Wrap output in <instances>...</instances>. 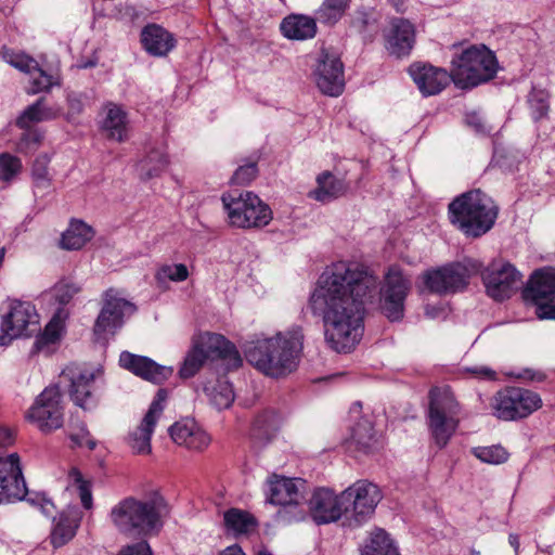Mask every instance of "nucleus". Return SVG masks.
Masks as SVG:
<instances>
[{
  "mask_svg": "<svg viewBox=\"0 0 555 555\" xmlns=\"http://www.w3.org/2000/svg\"><path fill=\"white\" fill-rule=\"evenodd\" d=\"M480 269L481 263L478 260L465 259L461 262L427 270L421 275L420 293L444 295L460 292L467 286L468 280Z\"/></svg>",
  "mask_w": 555,
  "mask_h": 555,
  "instance_id": "nucleus-8",
  "label": "nucleus"
},
{
  "mask_svg": "<svg viewBox=\"0 0 555 555\" xmlns=\"http://www.w3.org/2000/svg\"><path fill=\"white\" fill-rule=\"evenodd\" d=\"M50 158L47 155L38 156L31 167V182L35 195H44L51 191L52 177L48 165Z\"/></svg>",
  "mask_w": 555,
  "mask_h": 555,
  "instance_id": "nucleus-37",
  "label": "nucleus"
},
{
  "mask_svg": "<svg viewBox=\"0 0 555 555\" xmlns=\"http://www.w3.org/2000/svg\"><path fill=\"white\" fill-rule=\"evenodd\" d=\"M256 163L240 166L232 177V182L240 185L249 184L257 176Z\"/></svg>",
  "mask_w": 555,
  "mask_h": 555,
  "instance_id": "nucleus-53",
  "label": "nucleus"
},
{
  "mask_svg": "<svg viewBox=\"0 0 555 555\" xmlns=\"http://www.w3.org/2000/svg\"><path fill=\"white\" fill-rule=\"evenodd\" d=\"M25 417L43 434L61 428L64 423V408L60 388H44L27 410Z\"/></svg>",
  "mask_w": 555,
  "mask_h": 555,
  "instance_id": "nucleus-10",
  "label": "nucleus"
},
{
  "mask_svg": "<svg viewBox=\"0 0 555 555\" xmlns=\"http://www.w3.org/2000/svg\"><path fill=\"white\" fill-rule=\"evenodd\" d=\"M414 42V26L406 20H393L386 36V48L389 53L397 57L406 56L410 54Z\"/></svg>",
  "mask_w": 555,
  "mask_h": 555,
  "instance_id": "nucleus-26",
  "label": "nucleus"
},
{
  "mask_svg": "<svg viewBox=\"0 0 555 555\" xmlns=\"http://www.w3.org/2000/svg\"><path fill=\"white\" fill-rule=\"evenodd\" d=\"M360 410H361V405H360V403H356V404L351 408L350 413H351L352 415H354V416H356L357 414H359V413H360Z\"/></svg>",
  "mask_w": 555,
  "mask_h": 555,
  "instance_id": "nucleus-63",
  "label": "nucleus"
},
{
  "mask_svg": "<svg viewBox=\"0 0 555 555\" xmlns=\"http://www.w3.org/2000/svg\"><path fill=\"white\" fill-rule=\"evenodd\" d=\"M190 273L184 263H164L155 271V281L159 286H164L167 282H184Z\"/></svg>",
  "mask_w": 555,
  "mask_h": 555,
  "instance_id": "nucleus-41",
  "label": "nucleus"
},
{
  "mask_svg": "<svg viewBox=\"0 0 555 555\" xmlns=\"http://www.w3.org/2000/svg\"><path fill=\"white\" fill-rule=\"evenodd\" d=\"M409 74L425 96L440 93L452 80L451 73L428 64L414 63L409 67Z\"/></svg>",
  "mask_w": 555,
  "mask_h": 555,
  "instance_id": "nucleus-25",
  "label": "nucleus"
},
{
  "mask_svg": "<svg viewBox=\"0 0 555 555\" xmlns=\"http://www.w3.org/2000/svg\"><path fill=\"white\" fill-rule=\"evenodd\" d=\"M69 479L73 485L77 488L80 496L81 504L85 508L89 509L92 507V494L90 490V486L87 481L83 480L81 473L72 468L69 472Z\"/></svg>",
  "mask_w": 555,
  "mask_h": 555,
  "instance_id": "nucleus-51",
  "label": "nucleus"
},
{
  "mask_svg": "<svg viewBox=\"0 0 555 555\" xmlns=\"http://www.w3.org/2000/svg\"><path fill=\"white\" fill-rule=\"evenodd\" d=\"M257 555H272L270 552H268L267 550H260Z\"/></svg>",
  "mask_w": 555,
  "mask_h": 555,
  "instance_id": "nucleus-64",
  "label": "nucleus"
},
{
  "mask_svg": "<svg viewBox=\"0 0 555 555\" xmlns=\"http://www.w3.org/2000/svg\"><path fill=\"white\" fill-rule=\"evenodd\" d=\"M62 114L60 105H48L44 98L27 106L16 120L21 129H28L34 124L56 119Z\"/></svg>",
  "mask_w": 555,
  "mask_h": 555,
  "instance_id": "nucleus-31",
  "label": "nucleus"
},
{
  "mask_svg": "<svg viewBox=\"0 0 555 555\" xmlns=\"http://www.w3.org/2000/svg\"><path fill=\"white\" fill-rule=\"evenodd\" d=\"M68 104H69V107H70L72 111H74V112H80L81 111V103H80V101L78 99L69 96L68 98Z\"/></svg>",
  "mask_w": 555,
  "mask_h": 555,
  "instance_id": "nucleus-62",
  "label": "nucleus"
},
{
  "mask_svg": "<svg viewBox=\"0 0 555 555\" xmlns=\"http://www.w3.org/2000/svg\"><path fill=\"white\" fill-rule=\"evenodd\" d=\"M103 306L94 324V334L99 339L114 335L124 324L126 315L133 314L135 306L127 300L116 288H108L102 295Z\"/></svg>",
  "mask_w": 555,
  "mask_h": 555,
  "instance_id": "nucleus-12",
  "label": "nucleus"
},
{
  "mask_svg": "<svg viewBox=\"0 0 555 555\" xmlns=\"http://www.w3.org/2000/svg\"><path fill=\"white\" fill-rule=\"evenodd\" d=\"M195 344L201 348L202 353H204L207 360L217 358L229 359L235 367L242 363L235 347L222 335L205 333L198 337Z\"/></svg>",
  "mask_w": 555,
  "mask_h": 555,
  "instance_id": "nucleus-27",
  "label": "nucleus"
},
{
  "mask_svg": "<svg viewBox=\"0 0 555 555\" xmlns=\"http://www.w3.org/2000/svg\"><path fill=\"white\" fill-rule=\"evenodd\" d=\"M141 42L145 51L154 56H165L176 46L173 36L156 24L147 25L142 29Z\"/></svg>",
  "mask_w": 555,
  "mask_h": 555,
  "instance_id": "nucleus-30",
  "label": "nucleus"
},
{
  "mask_svg": "<svg viewBox=\"0 0 555 555\" xmlns=\"http://www.w3.org/2000/svg\"><path fill=\"white\" fill-rule=\"evenodd\" d=\"M168 433L177 446L192 452L205 451L211 441L209 435L192 418L176 422Z\"/></svg>",
  "mask_w": 555,
  "mask_h": 555,
  "instance_id": "nucleus-22",
  "label": "nucleus"
},
{
  "mask_svg": "<svg viewBox=\"0 0 555 555\" xmlns=\"http://www.w3.org/2000/svg\"><path fill=\"white\" fill-rule=\"evenodd\" d=\"M169 159L163 149L151 150L137 166L141 180H150L159 177L168 168Z\"/></svg>",
  "mask_w": 555,
  "mask_h": 555,
  "instance_id": "nucleus-35",
  "label": "nucleus"
},
{
  "mask_svg": "<svg viewBox=\"0 0 555 555\" xmlns=\"http://www.w3.org/2000/svg\"><path fill=\"white\" fill-rule=\"evenodd\" d=\"M461 404L449 386L435 387L429 392L427 424L435 444L444 448L461 422Z\"/></svg>",
  "mask_w": 555,
  "mask_h": 555,
  "instance_id": "nucleus-5",
  "label": "nucleus"
},
{
  "mask_svg": "<svg viewBox=\"0 0 555 555\" xmlns=\"http://www.w3.org/2000/svg\"><path fill=\"white\" fill-rule=\"evenodd\" d=\"M281 31L288 39L306 40L315 36L317 23L310 16L291 15L282 21Z\"/></svg>",
  "mask_w": 555,
  "mask_h": 555,
  "instance_id": "nucleus-33",
  "label": "nucleus"
},
{
  "mask_svg": "<svg viewBox=\"0 0 555 555\" xmlns=\"http://www.w3.org/2000/svg\"><path fill=\"white\" fill-rule=\"evenodd\" d=\"M15 433L8 427H0V446L8 447L14 442Z\"/></svg>",
  "mask_w": 555,
  "mask_h": 555,
  "instance_id": "nucleus-57",
  "label": "nucleus"
},
{
  "mask_svg": "<svg viewBox=\"0 0 555 555\" xmlns=\"http://www.w3.org/2000/svg\"><path fill=\"white\" fill-rule=\"evenodd\" d=\"M39 330V314L30 301L11 299L8 311L2 317L0 346L9 345L13 339L31 336Z\"/></svg>",
  "mask_w": 555,
  "mask_h": 555,
  "instance_id": "nucleus-9",
  "label": "nucleus"
},
{
  "mask_svg": "<svg viewBox=\"0 0 555 555\" xmlns=\"http://www.w3.org/2000/svg\"><path fill=\"white\" fill-rule=\"evenodd\" d=\"M314 79L322 93L338 96L345 86L343 63L337 56L323 52L314 70Z\"/></svg>",
  "mask_w": 555,
  "mask_h": 555,
  "instance_id": "nucleus-19",
  "label": "nucleus"
},
{
  "mask_svg": "<svg viewBox=\"0 0 555 555\" xmlns=\"http://www.w3.org/2000/svg\"><path fill=\"white\" fill-rule=\"evenodd\" d=\"M62 322L59 318H53L39 336H37L34 348L38 352H50L51 346H54L62 336Z\"/></svg>",
  "mask_w": 555,
  "mask_h": 555,
  "instance_id": "nucleus-40",
  "label": "nucleus"
},
{
  "mask_svg": "<svg viewBox=\"0 0 555 555\" xmlns=\"http://www.w3.org/2000/svg\"><path fill=\"white\" fill-rule=\"evenodd\" d=\"M410 289V280L398 268L389 269L379 288L378 279L363 266L338 261L320 276L309 308L322 319L326 345L338 353H349L363 336L364 306L379 294L382 312L388 320L399 321Z\"/></svg>",
  "mask_w": 555,
  "mask_h": 555,
  "instance_id": "nucleus-1",
  "label": "nucleus"
},
{
  "mask_svg": "<svg viewBox=\"0 0 555 555\" xmlns=\"http://www.w3.org/2000/svg\"><path fill=\"white\" fill-rule=\"evenodd\" d=\"M350 0H324L317 11V18L321 23H337L346 10L349 8Z\"/></svg>",
  "mask_w": 555,
  "mask_h": 555,
  "instance_id": "nucleus-42",
  "label": "nucleus"
},
{
  "mask_svg": "<svg viewBox=\"0 0 555 555\" xmlns=\"http://www.w3.org/2000/svg\"><path fill=\"white\" fill-rule=\"evenodd\" d=\"M220 555H245L238 545H231L223 550Z\"/></svg>",
  "mask_w": 555,
  "mask_h": 555,
  "instance_id": "nucleus-59",
  "label": "nucleus"
},
{
  "mask_svg": "<svg viewBox=\"0 0 555 555\" xmlns=\"http://www.w3.org/2000/svg\"><path fill=\"white\" fill-rule=\"evenodd\" d=\"M207 361L201 348L193 344L192 349L185 356V359L179 370V375L182 378L193 377Z\"/></svg>",
  "mask_w": 555,
  "mask_h": 555,
  "instance_id": "nucleus-45",
  "label": "nucleus"
},
{
  "mask_svg": "<svg viewBox=\"0 0 555 555\" xmlns=\"http://www.w3.org/2000/svg\"><path fill=\"white\" fill-rule=\"evenodd\" d=\"M474 455L481 462L499 465L507 461L508 453L501 446L478 447L473 450Z\"/></svg>",
  "mask_w": 555,
  "mask_h": 555,
  "instance_id": "nucleus-46",
  "label": "nucleus"
},
{
  "mask_svg": "<svg viewBox=\"0 0 555 555\" xmlns=\"http://www.w3.org/2000/svg\"><path fill=\"white\" fill-rule=\"evenodd\" d=\"M23 165L18 157L9 153L0 154V180L11 182L22 171Z\"/></svg>",
  "mask_w": 555,
  "mask_h": 555,
  "instance_id": "nucleus-47",
  "label": "nucleus"
},
{
  "mask_svg": "<svg viewBox=\"0 0 555 555\" xmlns=\"http://www.w3.org/2000/svg\"><path fill=\"white\" fill-rule=\"evenodd\" d=\"M442 312L443 310L438 307L426 306L425 308V314L430 319L438 318Z\"/></svg>",
  "mask_w": 555,
  "mask_h": 555,
  "instance_id": "nucleus-60",
  "label": "nucleus"
},
{
  "mask_svg": "<svg viewBox=\"0 0 555 555\" xmlns=\"http://www.w3.org/2000/svg\"><path fill=\"white\" fill-rule=\"evenodd\" d=\"M388 551H397V548L385 530L376 529L371 533L370 541L362 550L361 555H367V553H372L371 555H386V553H389Z\"/></svg>",
  "mask_w": 555,
  "mask_h": 555,
  "instance_id": "nucleus-43",
  "label": "nucleus"
},
{
  "mask_svg": "<svg viewBox=\"0 0 555 555\" xmlns=\"http://www.w3.org/2000/svg\"><path fill=\"white\" fill-rule=\"evenodd\" d=\"M481 275L488 295L498 301L509 298L521 285V274L508 262L491 263Z\"/></svg>",
  "mask_w": 555,
  "mask_h": 555,
  "instance_id": "nucleus-16",
  "label": "nucleus"
},
{
  "mask_svg": "<svg viewBox=\"0 0 555 555\" xmlns=\"http://www.w3.org/2000/svg\"><path fill=\"white\" fill-rule=\"evenodd\" d=\"M463 374L467 377L479 379V380H495L496 372L488 365L476 364L472 366H464L462 369Z\"/></svg>",
  "mask_w": 555,
  "mask_h": 555,
  "instance_id": "nucleus-52",
  "label": "nucleus"
},
{
  "mask_svg": "<svg viewBox=\"0 0 555 555\" xmlns=\"http://www.w3.org/2000/svg\"><path fill=\"white\" fill-rule=\"evenodd\" d=\"M508 542L512 545V547L514 548L516 555H518L519 546H520L519 537L517 534L511 533L508 537Z\"/></svg>",
  "mask_w": 555,
  "mask_h": 555,
  "instance_id": "nucleus-61",
  "label": "nucleus"
},
{
  "mask_svg": "<svg viewBox=\"0 0 555 555\" xmlns=\"http://www.w3.org/2000/svg\"><path fill=\"white\" fill-rule=\"evenodd\" d=\"M101 374V369L67 367L62 372V377L68 378L70 382L69 396L76 405L82 409L90 408L93 402L91 396L92 383Z\"/></svg>",
  "mask_w": 555,
  "mask_h": 555,
  "instance_id": "nucleus-24",
  "label": "nucleus"
},
{
  "mask_svg": "<svg viewBox=\"0 0 555 555\" xmlns=\"http://www.w3.org/2000/svg\"><path fill=\"white\" fill-rule=\"evenodd\" d=\"M3 57L10 65L29 75L27 92L30 94L48 91L52 86L59 85L57 78L44 73L37 61L25 53L5 51Z\"/></svg>",
  "mask_w": 555,
  "mask_h": 555,
  "instance_id": "nucleus-20",
  "label": "nucleus"
},
{
  "mask_svg": "<svg viewBox=\"0 0 555 555\" xmlns=\"http://www.w3.org/2000/svg\"><path fill=\"white\" fill-rule=\"evenodd\" d=\"M209 402L217 409L223 410L231 406L234 401L232 385L227 379H218L215 384L205 387Z\"/></svg>",
  "mask_w": 555,
  "mask_h": 555,
  "instance_id": "nucleus-38",
  "label": "nucleus"
},
{
  "mask_svg": "<svg viewBox=\"0 0 555 555\" xmlns=\"http://www.w3.org/2000/svg\"><path fill=\"white\" fill-rule=\"evenodd\" d=\"M165 400L166 391L159 389L141 423L129 431L126 441L133 454L147 455L151 453V438L163 414Z\"/></svg>",
  "mask_w": 555,
  "mask_h": 555,
  "instance_id": "nucleus-15",
  "label": "nucleus"
},
{
  "mask_svg": "<svg viewBox=\"0 0 555 555\" xmlns=\"http://www.w3.org/2000/svg\"><path fill=\"white\" fill-rule=\"evenodd\" d=\"M40 509H41L42 514H44L47 517H51L52 519H53V517H55L54 516L55 506L50 500L43 499L40 504Z\"/></svg>",
  "mask_w": 555,
  "mask_h": 555,
  "instance_id": "nucleus-58",
  "label": "nucleus"
},
{
  "mask_svg": "<svg viewBox=\"0 0 555 555\" xmlns=\"http://www.w3.org/2000/svg\"><path fill=\"white\" fill-rule=\"evenodd\" d=\"M117 555H154L146 541H139L124 546Z\"/></svg>",
  "mask_w": 555,
  "mask_h": 555,
  "instance_id": "nucleus-54",
  "label": "nucleus"
},
{
  "mask_svg": "<svg viewBox=\"0 0 555 555\" xmlns=\"http://www.w3.org/2000/svg\"><path fill=\"white\" fill-rule=\"evenodd\" d=\"M27 493L17 453L0 457V504L23 500Z\"/></svg>",
  "mask_w": 555,
  "mask_h": 555,
  "instance_id": "nucleus-18",
  "label": "nucleus"
},
{
  "mask_svg": "<svg viewBox=\"0 0 555 555\" xmlns=\"http://www.w3.org/2000/svg\"><path fill=\"white\" fill-rule=\"evenodd\" d=\"M69 437L78 446H88L91 450L95 448V442L89 437V431L83 424L80 426L78 434L72 433Z\"/></svg>",
  "mask_w": 555,
  "mask_h": 555,
  "instance_id": "nucleus-55",
  "label": "nucleus"
},
{
  "mask_svg": "<svg viewBox=\"0 0 555 555\" xmlns=\"http://www.w3.org/2000/svg\"><path fill=\"white\" fill-rule=\"evenodd\" d=\"M81 291V286L72 280H61L52 288L55 300L61 305H67Z\"/></svg>",
  "mask_w": 555,
  "mask_h": 555,
  "instance_id": "nucleus-48",
  "label": "nucleus"
},
{
  "mask_svg": "<svg viewBox=\"0 0 555 555\" xmlns=\"http://www.w3.org/2000/svg\"><path fill=\"white\" fill-rule=\"evenodd\" d=\"M302 347V330L293 326L273 337L247 344L245 356L258 371L271 377H281L296 370Z\"/></svg>",
  "mask_w": 555,
  "mask_h": 555,
  "instance_id": "nucleus-2",
  "label": "nucleus"
},
{
  "mask_svg": "<svg viewBox=\"0 0 555 555\" xmlns=\"http://www.w3.org/2000/svg\"><path fill=\"white\" fill-rule=\"evenodd\" d=\"M280 418L273 411L259 413L253 423L251 435L255 439L270 440L279 429Z\"/></svg>",
  "mask_w": 555,
  "mask_h": 555,
  "instance_id": "nucleus-39",
  "label": "nucleus"
},
{
  "mask_svg": "<svg viewBox=\"0 0 555 555\" xmlns=\"http://www.w3.org/2000/svg\"><path fill=\"white\" fill-rule=\"evenodd\" d=\"M101 128L114 141L124 142L129 135L128 113L116 103H107L103 108Z\"/></svg>",
  "mask_w": 555,
  "mask_h": 555,
  "instance_id": "nucleus-28",
  "label": "nucleus"
},
{
  "mask_svg": "<svg viewBox=\"0 0 555 555\" xmlns=\"http://www.w3.org/2000/svg\"><path fill=\"white\" fill-rule=\"evenodd\" d=\"M529 105L532 117L539 120L546 116L548 112V98L547 94L542 90H534L529 95Z\"/></svg>",
  "mask_w": 555,
  "mask_h": 555,
  "instance_id": "nucleus-50",
  "label": "nucleus"
},
{
  "mask_svg": "<svg viewBox=\"0 0 555 555\" xmlns=\"http://www.w3.org/2000/svg\"><path fill=\"white\" fill-rule=\"evenodd\" d=\"M224 524L236 533H245L254 526V518L245 511L231 508L224 513Z\"/></svg>",
  "mask_w": 555,
  "mask_h": 555,
  "instance_id": "nucleus-44",
  "label": "nucleus"
},
{
  "mask_svg": "<svg viewBox=\"0 0 555 555\" xmlns=\"http://www.w3.org/2000/svg\"><path fill=\"white\" fill-rule=\"evenodd\" d=\"M228 223L237 229L263 228L272 220V210L249 191H231L221 196Z\"/></svg>",
  "mask_w": 555,
  "mask_h": 555,
  "instance_id": "nucleus-7",
  "label": "nucleus"
},
{
  "mask_svg": "<svg viewBox=\"0 0 555 555\" xmlns=\"http://www.w3.org/2000/svg\"><path fill=\"white\" fill-rule=\"evenodd\" d=\"M317 188L310 191L309 196L318 202L327 203L346 192L343 180L335 178L330 171H324L317 177Z\"/></svg>",
  "mask_w": 555,
  "mask_h": 555,
  "instance_id": "nucleus-34",
  "label": "nucleus"
},
{
  "mask_svg": "<svg viewBox=\"0 0 555 555\" xmlns=\"http://www.w3.org/2000/svg\"><path fill=\"white\" fill-rule=\"evenodd\" d=\"M94 232L90 225L80 220H73L63 232L60 246L66 250H78L91 241Z\"/></svg>",
  "mask_w": 555,
  "mask_h": 555,
  "instance_id": "nucleus-36",
  "label": "nucleus"
},
{
  "mask_svg": "<svg viewBox=\"0 0 555 555\" xmlns=\"http://www.w3.org/2000/svg\"><path fill=\"white\" fill-rule=\"evenodd\" d=\"M466 122L468 126L473 127L478 133H482L486 131V126L482 118L476 113L468 114L466 116Z\"/></svg>",
  "mask_w": 555,
  "mask_h": 555,
  "instance_id": "nucleus-56",
  "label": "nucleus"
},
{
  "mask_svg": "<svg viewBox=\"0 0 555 555\" xmlns=\"http://www.w3.org/2000/svg\"><path fill=\"white\" fill-rule=\"evenodd\" d=\"M538 393L517 387L496 392L491 400L493 414L503 421L526 417L541 406Z\"/></svg>",
  "mask_w": 555,
  "mask_h": 555,
  "instance_id": "nucleus-11",
  "label": "nucleus"
},
{
  "mask_svg": "<svg viewBox=\"0 0 555 555\" xmlns=\"http://www.w3.org/2000/svg\"><path fill=\"white\" fill-rule=\"evenodd\" d=\"M25 132L17 143V151L24 154H31L40 146L42 141V133L38 129H24Z\"/></svg>",
  "mask_w": 555,
  "mask_h": 555,
  "instance_id": "nucleus-49",
  "label": "nucleus"
},
{
  "mask_svg": "<svg viewBox=\"0 0 555 555\" xmlns=\"http://www.w3.org/2000/svg\"><path fill=\"white\" fill-rule=\"evenodd\" d=\"M168 515L165 498L155 492L147 498H124L112 507L109 520L121 534L151 537L160 532Z\"/></svg>",
  "mask_w": 555,
  "mask_h": 555,
  "instance_id": "nucleus-3",
  "label": "nucleus"
},
{
  "mask_svg": "<svg viewBox=\"0 0 555 555\" xmlns=\"http://www.w3.org/2000/svg\"><path fill=\"white\" fill-rule=\"evenodd\" d=\"M498 72L495 55L486 46H470L451 61V77L461 89L491 80Z\"/></svg>",
  "mask_w": 555,
  "mask_h": 555,
  "instance_id": "nucleus-6",
  "label": "nucleus"
},
{
  "mask_svg": "<svg viewBox=\"0 0 555 555\" xmlns=\"http://www.w3.org/2000/svg\"><path fill=\"white\" fill-rule=\"evenodd\" d=\"M524 297L535 306L539 319L555 320V270L547 268L534 272Z\"/></svg>",
  "mask_w": 555,
  "mask_h": 555,
  "instance_id": "nucleus-13",
  "label": "nucleus"
},
{
  "mask_svg": "<svg viewBox=\"0 0 555 555\" xmlns=\"http://www.w3.org/2000/svg\"><path fill=\"white\" fill-rule=\"evenodd\" d=\"M81 515L78 509L70 507L53 517V527L50 533V542L54 548L68 543L76 534L80 525Z\"/></svg>",
  "mask_w": 555,
  "mask_h": 555,
  "instance_id": "nucleus-29",
  "label": "nucleus"
},
{
  "mask_svg": "<svg viewBox=\"0 0 555 555\" xmlns=\"http://www.w3.org/2000/svg\"><path fill=\"white\" fill-rule=\"evenodd\" d=\"M350 440L358 450L364 453H371L382 446L380 436L367 417H361L351 426Z\"/></svg>",
  "mask_w": 555,
  "mask_h": 555,
  "instance_id": "nucleus-32",
  "label": "nucleus"
},
{
  "mask_svg": "<svg viewBox=\"0 0 555 555\" xmlns=\"http://www.w3.org/2000/svg\"><path fill=\"white\" fill-rule=\"evenodd\" d=\"M267 494L271 504L298 505L304 500L306 482L301 479L273 475L267 481Z\"/></svg>",
  "mask_w": 555,
  "mask_h": 555,
  "instance_id": "nucleus-23",
  "label": "nucleus"
},
{
  "mask_svg": "<svg viewBox=\"0 0 555 555\" xmlns=\"http://www.w3.org/2000/svg\"><path fill=\"white\" fill-rule=\"evenodd\" d=\"M343 499L349 505L348 515L360 525L373 515L382 493L376 485L359 480L343 491Z\"/></svg>",
  "mask_w": 555,
  "mask_h": 555,
  "instance_id": "nucleus-14",
  "label": "nucleus"
},
{
  "mask_svg": "<svg viewBox=\"0 0 555 555\" xmlns=\"http://www.w3.org/2000/svg\"><path fill=\"white\" fill-rule=\"evenodd\" d=\"M498 212L492 198L480 190L466 192L449 205L451 223L473 237L487 233L493 227Z\"/></svg>",
  "mask_w": 555,
  "mask_h": 555,
  "instance_id": "nucleus-4",
  "label": "nucleus"
},
{
  "mask_svg": "<svg viewBox=\"0 0 555 555\" xmlns=\"http://www.w3.org/2000/svg\"><path fill=\"white\" fill-rule=\"evenodd\" d=\"M119 364L135 376L154 384L167 380L173 372L170 366L160 365L149 357L138 356L129 351L120 353Z\"/></svg>",
  "mask_w": 555,
  "mask_h": 555,
  "instance_id": "nucleus-21",
  "label": "nucleus"
},
{
  "mask_svg": "<svg viewBox=\"0 0 555 555\" xmlns=\"http://www.w3.org/2000/svg\"><path fill=\"white\" fill-rule=\"evenodd\" d=\"M309 512L318 525L337 521L344 514H349V505L343 499V492L337 495L331 489H317L309 500Z\"/></svg>",
  "mask_w": 555,
  "mask_h": 555,
  "instance_id": "nucleus-17",
  "label": "nucleus"
}]
</instances>
